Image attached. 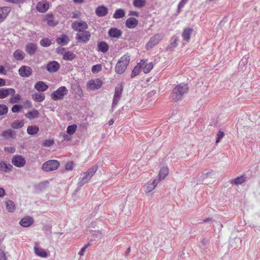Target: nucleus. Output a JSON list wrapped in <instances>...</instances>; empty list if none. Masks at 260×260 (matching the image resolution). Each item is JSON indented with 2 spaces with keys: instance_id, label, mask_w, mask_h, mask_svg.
<instances>
[{
  "instance_id": "nucleus-31",
  "label": "nucleus",
  "mask_w": 260,
  "mask_h": 260,
  "mask_svg": "<svg viewBox=\"0 0 260 260\" xmlns=\"http://www.w3.org/2000/svg\"><path fill=\"white\" fill-rule=\"evenodd\" d=\"M45 94L43 93L36 92L32 94V99L35 101L41 102L45 100Z\"/></svg>"
},
{
  "instance_id": "nucleus-23",
  "label": "nucleus",
  "mask_w": 260,
  "mask_h": 260,
  "mask_svg": "<svg viewBox=\"0 0 260 260\" xmlns=\"http://www.w3.org/2000/svg\"><path fill=\"white\" fill-rule=\"evenodd\" d=\"M56 42L61 46H66L70 42L69 37L66 35H62L56 38Z\"/></svg>"
},
{
  "instance_id": "nucleus-40",
  "label": "nucleus",
  "mask_w": 260,
  "mask_h": 260,
  "mask_svg": "<svg viewBox=\"0 0 260 260\" xmlns=\"http://www.w3.org/2000/svg\"><path fill=\"white\" fill-rule=\"evenodd\" d=\"M83 174V176L80 178L79 179V185H84L85 183H87L91 178V177L88 176V175L85 172Z\"/></svg>"
},
{
  "instance_id": "nucleus-6",
  "label": "nucleus",
  "mask_w": 260,
  "mask_h": 260,
  "mask_svg": "<svg viewBox=\"0 0 260 260\" xmlns=\"http://www.w3.org/2000/svg\"><path fill=\"white\" fill-rule=\"evenodd\" d=\"M90 32L85 30L76 34L75 38L78 43H86L90 40Z\"/></svg>"
},
{
  "instance_id": "nucleus-48",
  "label": "nucleus",
  "mask_w": 260,
  "mask_h": 260,
  "mask_svg": "<svg viewBox=\"0 0 260 260\" xmlns=\"http://www.w3.org/2000/svg\"><path fill=\"white\" fill-rule=\"evenodd\" d=\"M21 100V96L19 94H15L14 96L12 97L10 99V103L14 104V103H17L19 102V101Z\"/></svg>"
},
{
  "instance_id": "nucleus-39",
  "label": "nucleus",
  "mask_w": 260,
  "mask_h": 260,
  "mask_svg": "<svg viewBox=\"0 0 260 260\" xmlns=\"http://www.w3.org/2000/svg\"><path fill=\"white\" fill-rule=\"evenodd\" d=\"M133 4L135 7L140 9L146 5V0H133Z\"/></svg>"
},
{
  "instance_id": "nucleus-24",
  "label": "nucleus",
  "mask_w": 260,
  "mask_h": 260,
  "mask_svg": "<svg viewBox=\"0 0 260 260\" xmlns=\"http://www.w3.org/2000/svg\"><path fill=\"white\" fill-rule=\"evenodd\" d=\"M179 41L178 38L176 36H173L171 39L170 44L168 46L166 49L167 51H171L176 48L178 45V42Z\"/></svg>"
},
{
  "instance_id": "nucleus-52",
  "label": "nucleus",
  "mask_w": 260,
  "mask_h": 260,
  "mask_svg": "<svg viewBox=\"0 0 260 260\" xmlns=\"http://www.w3.org/2000/svg\"><path fill=\"white\" fill-rule=\"evenodd\" d=\"M22 109V106L19 105H15L12 108V111L14 113L18 112Z\"/></svg>"
},
{
  "instance_id": "nucleus-37",
  "label": "nucleus",
  "mask_w": 260,
  "mask_h": 260,
  "mask_svg": "<svg viewBox=\"0 0 260 260\" xmlns=\"http://www.w3.org/2000/svg\"><path fill=\"white\" fill-rule=\"evenodd\" d=\"M35 88L38 91H46L48 86L45 83V82H37L35 85Z\"/></svg>"
},
{
  "instance_id": "nucleus-58",
  "label": "nucleus",
  "mask_w": 260,
  "mask_h": 260,
  "mask_svg": "<svg viewBox=\"0 0 260 260\" xmlns=\"http://www.w3.org/2000/svg\"><path fill=\"white\" fill-rule=\"evenodd\" d=\"M73 166L74 164L72 162H69L66 165V170L68 171L72 170L73 168Z\"/></svg>"
},
{
  "instance_id": "nucleus-50",
  "label": "nucleus",
  "mask_w": 260,
  "mask_h": 260,
  "mask_svg": "<svg viewBox=\"0 0 260 260\" xmlns=\"http://www.w3.org/2000/svg\"><path fill=\"white\" fill-rule=\"evenodd\" d=\"M54 141L52 139L45 140L43 143V146L45 147H49L53 145Z\"/></svg>"
},
{
  "instance_id": "nucleus-1",
  "label": "nucleus",
  "mask_w": 260,
  "mask_h": 260,
  "mask_svg": "<svg viewBox=\"0 0 260 260\" xmlns=\"http://www.w3.org/2000/svg\"><path fill=\"white\" fill-rule=\"evenodd\" d=\"M130 61V56L124 54L120 58L115 66V72L119 74L123 73L127 68Z\"/></svg>"
},
{
  "instance_id": "nucleus-21",
  "label": "nucleus",
  "mask_w": 260,
  "mask_h": 260,
  "mask_svg": "<svg viewBox=\"0 0 260 260\" xmlns=\"http://www.w3.org/2000/svg\"><path fill=\"white\" fill-rule=\"evenodd\" d=\"M34 221L33 218L29 216L23 217L20 221V224L23 227H28L30 226Z\"/></svg>"
},
{
  "instance_id": "nucleus-27",
  "label": "nucleus",
  "mask_w": 260,
  "mask_h": 260,
  "mask_svg": "<svg viewBox=\"0 0 260 260\" xmlns=\"http://www.w3.org/2000/svg\"><path fill=\"white\" fill-rule=\"evenodd\" d=\"M98 50L103 53H106L109 49V46L105 42H99L98 44Z\"/></svg>"
},
{
  "instance_id": "nucleus-62",
  "label": "nucleus",
  "mask_w": 260,
  "mask_h": 260,
  "mask_svg": "<svg viewBox=\"0 0 260 260\" xmlns=\"http://www.w3.org/2000/svg\"><path fill=\"white\" fill-rule=\"evenodd\" d=\"M5 194V191L3 188L0 187V197H4Z\"/></svg>"
},
{
  "instance_id": "nucleus-46",
  "label": "nucleus",
  "mask_w": 260,
  "mask_h": 260,
  "mask_svg": "<svg viewBox=\"0 0 260 260\" xmlns=\"http://www.w3.org/2000/svg\"><path fill=\"white\" fill-rule=\"evenodd\" d=\"M141 70H142L141 68L140 67V63H138L137 65L133 69L131 74V77L133 78L138 75L139 74Z\"/></svg>"
},
{
  "instance_id": "nucleus-47",
  "label": "nucleus",
  "mask_w": 260,
  "mask_h": 260,
  "mask_svg": "<svg viewBox=\"0 0 260 260\" xmlns=\"http://www.w3.org/2000/svg\"><path fill=\"white\" fill-rule=\"evenodd\" d=\"M77 126L76 124H73L69 125L67 129V132L69 135H73L74 132L77 131Z\"/></svg>"
},
{
  "instance_id": "nucleus-10",
  "label": "nucleus",
  "mask_w": 260,
  "mask_h": 260,
  "mask_svg": "<svg viewBox=\"0 0 260 260\" xmlns=\"http://www.w3.org/2000/svg\"><path fill=\"white\" fill-rule=\"evenodd\" d=\"M12 163L16 167H23L25 165L26 161L21 155H14L12 159Z\"/></svg>"
},
{
  "instance_id": "nucleus-11",
  "label": "nucleus",
  "mask_w": 260,
  "mask_h": 260,
  "mask_svg": "<svg viewBox=\"0 0 260 260\" xmlns=\"http://www.w3.org/2000/svg\"><path fill=\"white\" fill-rule=\"evenodd\" d=\"M60 66L56 61H49L46 66V70L50 73H55L59 69Z\"/></svg>"
},
{
  "instance_id": "nucleus-25",
  "label": "nucleus",
  "mask_w": 260,
  "mask_h": 260,
  "mask_svg": "<svg viewBox=\"0 0 260 260\" xmlns=\"http://www.w3.org/2000/svg\"><path fill=\"white\" fill-rule=\"evenodd\" d=\"M193 29L191 28H185L183 29V33L182 34V37L184 41L188 42L190 39V36L192 34Z\"/></svg>"
},
{
  "instance_id": "nucleus-64",
  "label": "nucleus",
  "mask_w": 260,
  "mask_h": 260,
  "mask_svg": "<svg viewBox=\"0 0 260 260\" xmlns=\"http://www.w3.org/2000/svg\"><path fill=\"white\" fill-rule=\"evenodd\" d=\"M5 19V17L0 12V23L3 22Z\"/></svg>"
},
{
  "instance_id": "nucleus-53",
  "label": "nucleus",
  "mask_w": 260,
  "mask_h": 260,
  "mask_svg": "<svg viewBox=\"0 0 260 260\" xmlns=\"http://www.w3.org/2000/svg\"><path fill=\"white\" fill-rule=\"evenodd\" d=\"M71 17L74 19H78L80 17L81 13L78 11H75L72 13Z\"/></svg>"
},
{
  "instance_id": "nucleus-9",
  "label": "nucleus",
  "mask_w": 260,
  "mask_h": 260,
  "mask_svg": "<svg viewBox=\"0 0 260 260\" xmlns=\"http://www.w3.org/2000/svg\"><path fill=\"white\" fill-rule=\"evenodd\" d=\"M34 251L35 254L40 257L46 258L48 256L47 252L40 246L37 242L34 244Z\"/></svg>"
},
{
  "instance_id": "nucleus-3",
  "label": "nucleus",
  "mask_w": 260,
  "mask_h": 260,
  "mask_svg": "<svg viewBox=\"0 0 260 260\" xmlns=\"http://www.w3.org/2000/svg\"><path fill=\"white\" fill-rule=\"evenodd\" d=\"M60 166V162L57 160L51 159L47 161L42 166V169L46 171L56 170Z\"/></svg>"
},
{
  "instance_id": "nucleus-60",
  "label": "nucleus",
  "mask_w": 260,
  "mask_h": 260,
  "mask_svg": "<svg viewBox=\"0 0 260 260\" xmlns=\"http://www.w3.org/2000/svg\"><path fill=\"white\" fill-rule=\"evenodd\" d=\"M0 74H6V70H5V68L1 65H0Z\"/></svg>"
},
{
  "instance_id": "nucleus-59",
  "label": "nucleus",
  "mask_w": 260,
  "mask_h": 260,
  "mask_svg": "<svg viewBox=\"0 0 260 260\" xmlns=\"http://www.w3.org/2000/svg\"><path fill=\"white\" fill-rule=\"evenodd\" d=\"M5 151L10 153H13L15 151V147H5Z\"/></svg>"
},
{
  "instance_id": "nucleus-34",
  "label": "nucleus",
  "mask_w": 260,
  "mask_h": 260,
  "mask_svg": "<svg viewBox=\"0 0 260 260\" xmlns=\"http://www.w3.org/2000/svg\"><path fill=\"white\" fill-rule=\"evenodd\" d=\"M102 85V82H88L87 86L89 90H93L100 88Z\"/></svg>"
},
{
  "instance_id": "nucleus-29",
  "label": "nucleus",
  "mask_w": 260,
  "mask_h": 260,
  "mask_svg": "<svg viewBox=\"0 0 260 260\" xmlns=\"http://www.w3.org/2000/svg\"><path fill=\"white\" fill-rule=\"evenodd\" d=\"M12 167V165L5 161L0 162V171L7 173L11 170Z\"/></svg>"
},
{
  "instance_id": "nucleus-41",
  "label": "nucleus",
  "mask_w": 260,
  "mask_h": 260,
  "mask_svg": "<svg viewBox=\"0 0 260 260\" xmlns=\"http://www.w3.org/2000/svg\"><path fill=\"white\" fill-rule=\"evenodd\" d=\"M6 205L7 210L10 212H13L15 209V205L12 201H7L6 202Z\"/></svg>"
},
{
  "instance_id": "nucleus-5",
  "label": "nucleus",
  "mask_w": 260,
  "mask_h": 260,
  "mask_svg": "<svg viewBox=\"0 0 260 260\" xmlns=\"http://www.w3.org/2000/svg\"><path fill=\"white\" fill-rule=\"evenodd\" d=\"M72 29L78 33L86 30L88 28L87 23L84 21H74L72 23Z\"/></svg>"
},
{
  "instance_id": "nucleus-2",
  "label": "nucleus",
  "mask_w": 260,
  "mask_h": 260,
  "mask_svg": "<svg viewBox=\"0 0 260 260\" xmlns=\"http://www.w3.org/2000/svg\"><path fill=\"white\" fill-rule=\"evenodd\" d=\"M188 86L187 84L181 83L177 85L172 92V96L175 102L180 100L183 95L188 91Z\"/></svg>"
},
{
  "instance_id": "nucleus-28",
  "label": "nucleus",
  "mask_w": 260,
  "mask_h": 260,
  "mask_svg": "<svg viewBox=\"0 0 260 260\" xmlns=\"http://www.w3.org/2000/svg\"><path fill=\"white\" fill-rule=\"evenodd\" d=\"M15 91L12 88L9 89H0V99H4L8 96L9 94H13Z\"/></svg>"
},
{
  "instance_id": "nucleus-19",
  "label": "nucleus",
  "mask_w": 260,
  "mask_h": 260,
  "mask_svg": "<svg viewBox=\"0 0 260 260\" xmlns=\"http://www.w3.org/2000/svg\"><path fill=\"white\" fill-rule=\"evenodd\" d=\"M19 73L23 77H28L31 74V69L28 66H22L19 69Z\"/></svg>"
},
{
  "instance_id": "nucleus-61",
  "label": "nucleus",
  "mask_w": 260,
  "mask_h": 260,
  "mask_svg": "<svg viewBox=\"0 0 260 260\" xmlns=\"http://www.w3.org/2000/svg\"><path fill=\"white\" fill-rule=\"evenodd\" d=\"M130 15H134V16H137V17H138L139 15V13L137 11H130Z\"/></svg>"
},
{
  "instance_id": "nucleus-49",
  "label": "nucleus",
  "mask_w": 260,
  "mask_h": 260,
  "mask_svg": "<svg viewBox=\"0 0 260 260\" xmlns=\"http://www.w3.org/2000/svg\"><path fill=\"white\" fill-rule=\"evenodd\" d=\"M102 70V65L100 64H97L94 65L91 69V71L93 73H96L99 72Z\"/></svg>"
},
{
  "instance_id": "nucleus-45",
  "label": "nucleus",
  "mask_w": 260,
  "mask_h": 260,
  "mask_svg": "<svg viewBox=\"0 0 260 260\" xmlns=\"http://www.w3.org/2000/svg\"><path fill=\"white\" fill-rule=\"evenodd\" d=\"M1 135L2 137L8 139L9 138H13L14 136V134L12 130H6L4 131Z\"/></svg>"
},
{
  "instance_id": "nucleus-55",
  "label": "nucleus",
  "mask_w": 260,
  "mask_h": 260,
  "mask_svg": "<svg viewBox=\"0 0 260 260\" xmlns=\"http://www.w3.org/2000/svg\"><path fill=\"white\" fill-rule=\"evenodd\" d=\"M188 0H181L178 6V12H180V9L182 8L187 3Z\"/></svg>"
},
{
  "instance_id": "nucleus-32",
  "label": "nucleus",
  "mask_w": 260,
  "mask_h": 260,
  "mask_svg": "<svg viewBox=\"0 0 260 260\" xmlns=\"http://www.w3.org/2000/svg\"><path fill=\"white\" fill-rule=\"evenodd\" d=\"M246 177L245 175H242L241 176L237 177L236 179L232 180L231 181V184H234L236 185H239L242 184L245 182Z\"/></svg>"
},
{
  "instance_id": "nucleus-51",
  "label": "nucleus",
  "mask_w": 260,
  "mask_h": 260,
  "mask_svg": "<svg viewBox=\"0 0 260 260\" xmlns=\"http://www.w3.org/2000/svg\"><path fill=\"white\" fill-rule=\"evenodd\" d=\"M8 112V108L5 105H0V115H3Z\"/></svg>"
},
{
  "instance_id": "nucleus-8",
  "label": "nucleus",
  "mask_w": 260,
  "mask_h": 260,
  "mask_svg": "<svg viewBox=\"0 0 260 260\" xmlns=\"http://www.w3.org/2000/svg\"><path fill=\"white\" fill-rule=\"evenodd\" d=\"M123 91V87L121 84H119L115 88L114 99H113L112 107H115L118 103Z\"/></svg>"
},
{
  "instance_id": "nucleus-63",
  "label": "nucleus",
  "mask_w": 260,
  "mask_h": 260,
  "mask_svg": "<svg viewBox=\"0 0 260 260\" xmlns=\"http://www.w3.org/2000/svg\"><path fill=\"white\" fill-rule=\"evenodd\" d=\"M57 50V52L59 54H62V52L64 51V48H61V47H58L56 49Z\"/></svg>"
},
{
  "instance_id": "nucleus-54",
  "label": "nucleus",
  "mask_w": 260,
  "mask_h": 260,
  "mask_svg": "<svg viewBox=\"0 0 260 260\" xmlns=\"http://www.w3.org/2000/svg\"><path fill=\"white\" fill-rule=\"evenodd\" d=\"M217 139H216V144H218L220 140L223 137L224 134V133L222 131H219L217 133Z\"/></svg>"
},
{
  "instance_id": "nucleus-22",
  "label": "nucleus",
  "mask_w": 260,
  "mask_h": 260,
  "mask_svg": "<svg viewBox=\"0 0 260 260\" xmlns=\"http://www.w3.org/2000/svg\"><path fill=\"white\" fill-rule=\"evenodd\" d=\"M45 21L47 24L50 26H54L58 24V21L55 20L53 15L52 14H48L45 16Z\"/></svg>"
},
{
  "instance_id": "nucleus-18",
  "label": "nucleus",
  "mask_w": 260,
  "mask_h": 260,
  "mask_svg": "<svg viewBox=\"0 0 260 260\" xmlns=\"http://www.w3.org/2000/svg\"><path fill=\"white\" fill-rule=\"evenodd\" d=\"M157 179H154L153 181H149L144 185V190L146 192L148 193L153 190L156 186L158 183Z\"/></svg>"
},
{
  "instance_id": "nucleus-12",
  "label": "nucleus",
  "mask_w": 260,
  "mask_h": 260,
  "mask_svg": "<svg viewBox=\"0 0 260 260\" xmlns=\"http://www.w3.org/2000/svg\"><path fill=\"white\" fill-rule=\"evenodd\" d=\"M139 63L141 70L144 73H149L153 67L151 62L148 63L146 60H141Z\"/></svg>"
},
{
  "instance_id": "nucleus-13",
  "label": "nucleus",
  "mask_w": 260,
  "mask_h": 260,
  "mask_svg": "<svg viewBox=\"0 0 260 260\" xmlns=\"http://www.w3.org/2000/svg\"><path fill=\"white\" fill-rule=\"evenodd\" d=\"M109 36L111 38L119 39L122 34L121 30L116 27H111L108 32Z\"/></svg>"
},
{
  "instance_id": "nucleus-42",
  "label": "nucleus",
  "mask_w": 260,
  "mask_h": 260,
  "mask_svg": "<svg viewBox=\"0 0 260 260\" xmlns=\"http://www.w3.org/2000/svg\"><path fill=\"white\" fill-rule=\"evenodd\" d=\"M98 168V166L95 165L89 168L85 173L88 175V176L91 178L93 176L95 172L97 171Z\"/></svg>"
},
{
  "instance_id": "nucleus-56",
  "label": "nucleus",
  "mask_w": 260,
  "mask_h": 260,
  "mask_svg": "<svg viewBox=\"0 0 260 260\" xmlns=\"http://www.w3.org/2000/svg\"><path fill=\"white\" fill-rule=\"evenodd\" d=\"M0 260H7L6 255L2 249H0Z\"/></svg>"
},
{
  "instance_id": "nucleus-43",
  "label": "nucleus",
  "mask_w": 260,
  "mask_h": 260,
  "mask_svg": "<svg viewBox=\"0 0 260 260\" xmlns=\"http://www.w3.org/2000/svg\"><path fill=\"white\" fill-rule=\"evenodd\" d=\"M40 43L42 46L44 47H47L50 46L52 43V41L49 38H45L41 40Z\"/></svg>"
},
{
  "instance_id": "nucleus-17",
  "label": "nucleus",
  "mask_w": 260,
  "mask_h": 260,
  "mask_svg": "<svg viewBox=\"0 0 260 260\" xmlns=\"http://www.w3.org/2000/svg\"><path fill=\"white\" fill-rule=\"evenodd\" d=\"M169 173V169L168 167H162L158 173V176L157 177V181L159 182L162 180H164Z\"/></svg>"
},
{
  "instance_id": "nucleus-30",
  "label": "nucleus",
  "mask_w": 260,
  "mask_h": 260,
  "mask_svg": "<svg viewBox=\"0 0 260 260\" xmlns=\"http://www.w3.org/2000/svg\"><path fill=\"white\" fill-rule=\"evenodd\" d=\"M25 54L24 52L20 50L17 49L13 53L14 57L17 60H22L25 58Z\"/></svg>"
},
{
  "instance_id": "nucleus-44",
  "label": "nucleus",
  "mask_w": 260,
  "mask_h": 260,
  "mask_svg": "<svg viewBox=\"0 0 260 260\" xmlns=\"http://www.w3.org/2000/svg\"><path fill=\"white\" fill-rule=\"evenodd\" d=\"M11 10V8L10 7H4L0 8V12L6 18L10 13Z\"/></svg>"
},
{
  "instance_id": "nucleus-26",
  "label": "nucleus",
  "mask_w": 260,
  "mask_h": 260,
  "mask_svg": "<svg viewBox=\"0 0 260 260\" xmlns=\"http://www.w3.org/2000/svg\"><path fill=\"white\" fill-rule=\"evenodd\" d=\"M40 113L37 110H32L25 114V117L29 120L39 117Z\"/></svg>"
},
{
  "instance_id": "nucleus-16",
  "label": "nucleus",
  "mask_w": 260,
  "mask_h": 260,
  "mask_svg": "<svg viewBox=\"0 0 260 260\" xmlns=\"http://www.w3.org/2000/svg\"><path fill=\"white\" fill-rule=\"evenodd\" d=\"M38 49L37 45L33 43H29L26 45L25 50L28 54L33 55Z\"/></svg>"
},
{
  "instance_id": "nucleus-35",
  "label": "nucleus",
  "mask_w": 260,
  "mask_h": 260,
  "mask_svg": "<svg viewBox=\"0 0 260 260\" xmlns=\"http://www.w3.org/2000/svg\"><path fill=\"white\" fill-rule=\"evenodd\" d=\"M76 57V55L72 51L65 52L62 58L66 60L72 61Z\"/></svg>"
},
{
  "instance_id": "nucleus-7",
  "label": "nucleus",
  "mask_w": 260,
  "mask_h": 260,
  "mask_svg": "<svg viewBox=\"0 0 260 260\" xmlns=\"http://www.w3.org/2000/svg\"><path fill=\"white\" fill-rule=\"evenodd\" d=\"M163 37V35L160 34H156L153 35L152 37H151L149 42L146 44V49L148 50L153 48L162 39Z\"/></svg>"
},
{
  "instance_id": "nucleus-33",
  "label": "nucleus",
  "mask_w": 260,
  "mask_h": 260,
  "mask_svg": "<svg viewBox=\"0 0 260 260\" xmlns=\"http://www.w3.org/2000/svg\"><path fill=\"white\" fill-rule=\"evenodd\" d=\"M125 15V11L122 9H117L113 14V17L115 19H120L124 17Z\"/></svg>"
},
{
  "instance_id": "nucleus-15",
  "label": "nucleus",
  "mask_w": 260,
  "mask_h": 260,
  "mask_svg": "<svg viewBox=\"0 0 260 260\" xmlns=\"http://www.w3.org/2000/svg\"><path fill=\"white\" fill-rule=\"evenodd\" d=\"M95 13L98 17H104L108 13V9L105 6H98L95 10Z\"/></svg>"
},
{
  "instance_id": "nucleus-38",
  "label": "nucleus",
  "mask_w": 260,
  "mask_h": 260,
  "mask_svg": "<svg viewBox=\"0 0 260 260\" xmlns=\"http://www.w3.org/2000/svg\"><path fill=\"white\" fill-rule=\"evenodd\" d=\"M39 131V127L36 125L29 126L27 128V133L30 135H35Z\"/></svg>"
},
{
  "instance_id": "nucleus-57",
  "label": "nucleus",
  "mask_w": 260,
  "mask_h": 260,
  "mask_svg": "<svg viewBox=\"0 0 260 260\" xmlns=\"http://www.w3.org/2000/svg\"><path fill=\"white\" fill-rule=\"evenodd\" d=\"M89 245V244H86L85 245H84L83 246V247L82 248V249H81V250L79 252V254L81 256H82L84 255V252L85 251V250L87 248V247Z\"/></svg>"
},
{
  "instance_id": "nucleus-4",
  "label": "nucleus",
  "mask_w": 260,
  "mask_h": 260,
  "mask_svg": "<svg viewBox=\"0 0 260 260\" xmlns=\"http://www.w3.org/2000/svg\"><path fill=\"white\" fill-rule=\"evenodd\" d=\"M68 93L67 88L62 86L52 92L51 94V98L54 101H57L63 99L64 96Z\"/></svg>"
},
{
  "instance_id": "nucleus-20",
  "label": "nucleus",
  "mask_w": 260,
  "mask_h": 260,
  "mask_svg": "<svg viewBox=\"0 0 260 260\" xmlns=\"http://www.w3.org/2000/svg\"><path fill=\"white\" fill-rule=\"evenodd\" d=\"M138 24V20L134 17H130L125 21V25L130 29L135 28Z\"/></svg>"
},
{
  "instance_id": "nucleus-14",
  "label": "nucleus",
  "mask_w": 260,
  "mask_h": 260,
  "mask_svg": "<svg viewBox=\"0 0 260 260\" xmlns=\"http://www.w3.org/2000/svg\"><path fill=\"white\" fill-rule=\"evenodd\" d=\"M36 9L40 13H45L49 9V4L46 0H43L38 3Z\"/></svg>"
},
{
  "instance_id": "nucleus-36",
  "label": "nucleus",
  "mask_w": 260,
  "mask_h": 260,
  "mask_svg": "<svg viewBox=\"0 0 260 260\" xmlns=\"http://www.w3.org/2000/svg\"><path fill=\"white\" fill-rule=\"evenodd\" d=\"M24 125V123L23 120H16L11 123V127L14 129H17V128H21L23 127Z\"/></svg>"
}]
</instances>
